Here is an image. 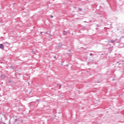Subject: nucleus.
<instances>
[{
  "instance_id": "nucleus-1",
  "label": "nucleus",
  "mask_w": 124,
  "mask_h": 124,
  "mask_svg": "<svg viewBox=\"0 0 124 124\" xmlns=\"http://www.w3.org/2000/svg\"><path fill=\"white\" fill-rule=\"evenodd\" d=\"M0 48L2 49V50H4V46H3V45L0 44Z\"/></svg>"
},
{
  "instance_id": "nucleus-2",
  "label": "nucleus",
  "mask_w": 124,
  "mask_h": 124,
  "mask_svg": "<svg viewBox=\"0 0 124 124\" xmlns=\"http://www.w3.org/2000/svg\"><path fill=\"white\" fill-rule=\"evenodd\" d=\"M63 34L64 35H67V32L66 31H63Z\"/></svg>"
},
{
  "instance_id": "nucleus-3",
  "label": "nucleus",
  "mask_w": 124,
  "mask_h": 124,
  "mask_svg": "<svg viewBox=\"0 0 124 124\" xmlns=\"http://www.w3.org/2000/svg\"><path fill=\"white\" fill-rule=\"evenodd\" d=\"M90 56H93V53H91Z\"/></svg>"
},
{
  "instance_id": "nucleus-4",
  "label": "nucleus",
  "mask_w": 124,
  "mask_h": 124,
  "mask_svg": "<svg viewBox=\"0 0 124 124\" xmlns=\"http://www.w3.org/2000/svg\"><path fill=\"white\" fill-rule=\"evenodd\" d=\"M53 16H51V18H53Z\"/></svg>"
},
{
  "instance_id": "nucleus-5",
  "label": "nucleus",
  "mask_w": 124,
  "mask_h": 124,
  "mask_svg": "<svg viewBox=\"0 0 124 124\" xmlns=\"http://www.w3.org/2000/svg\"><path fill=\"white\" fill-rule=\"evenodd\" d=\"M28 86H30V83L28 82Z\"/></svg>"
},
{
  "instance_id": "nucleus-6",
  "label": "nucleus",
  "mask_w": 124,
  "mask_h": 124,
  "mask_svg": "<svg viewBox=\"0 0 124 124\" xmlns=\"http://www.w3.org/2000/svg\"><path fill=\"white\" fill-rule=\"evenodd\" d=\"M40 33H42V32H41Z\"/></svg>"
}]
</instances>
